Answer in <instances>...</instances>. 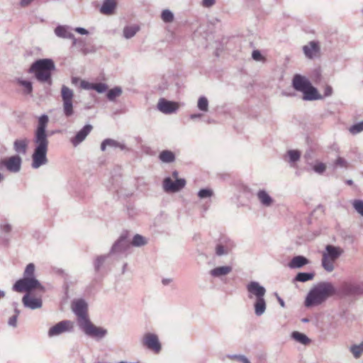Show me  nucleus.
I'll list each match as a JSON object with an SVG mask.
<instances>
[{
    "instance_id": "nucleus-1",
    "label": "nucleus",
    "mask_w": 363,
    "mask_h": 363,
    "mask_svg": "<svg viewBox=\"0 0 363 363\" xmlns=\"http://www.w3.org/2000/svg\"><path fill=\"white\" fill-rule=\"evenodd\" d=\"M49 118L47 115H42L38 118V123L34 133L33 143L35 148L32 155L31 167L38 169L48 162L47 153L48 150V135L46 133Z\"/></svg>"
},
{
    "instance_id": "nucleus-2",
    "label": "nucleus",
    "mask_w": 363,
    "mask_h": 363,
    "mask_svg": "<svg viewBox=\"0 0 363 363\" xmlns=\"http://www.w3.org/2000/svg\"><path fill=\"white\" fill-rule=\"evenodd\" d=\"M335 293V288L332 283L328 281L320 282L308 292L306 298L305 306L306 307L318 306Z\"/></svg>"
},
{
    "instance_id": "nucleus-3",
    "label": "nucleus",
    "mask_w": 363,
    "mask_h": 363,
    "mask_svg": "<svg viewBox=\"0 0 363 363\" xmlns=\"http://www.w3.org/2000/svg\"><path fill=\"white\" fill-rule=\"evenodd\" d=\"M55 69L54 62L51 59H41L34 62L29 68L28 72L33 74L35 79L40 83L51 85L52 72Z\"/></svg>"
},
{
    "instance_id": "nucleus-4",
    "label": "nucleus",
    "mask_w": 363,
    "mask_h": 363,
    "mask_svg": "<svg viewBox=\"0 0 363 363\" xmlns=\"http://www.w3.org/2000/svg\"><path fill=\"white\" fill-rule=\"evenodd\" d=\"M343 253V250L340 247L328 245L325 250L323 252L321 264L323 268L328 272H331L335 269L334 262Z\"/></svg>"
},
{
    "instance_id": "nucleus-5",
    "label": "nucleus",
    "mask_w": 363,
    "mask_h": 363,
    "mask_svg": "<svg viewBox=\"0 0 363 363\" xmlns=\"http://www.w3.org/2000/svg\"><path fill=\"white\" fill-rule=\"evenodd\" d=\"M13 291L16 292L30 293L33 289L41 292L45 291V287L37 279L22 278L16 281L12 287Z\"/></svg>"
},
{
    "instance_id": "nucleus-6",
    "label": "nucleus",
    "mask_w": 363,
    "mask_h": 363,
    "mask_svg": "<svg viewBox=\"0 0 363 363\" xmlns=\"http://www.w3.org/2000/svg\"><path fill=\"white\" fill-rule=\"evenodd\" d=\"M79 327L86 335L96 341L101 340L108 335V330L106 328L94 325L90 320H83Z\"/></svg>"
},
{
    "instance_id": "nucleus-7",
    "label": "nucleus",
    "mask_w": 363,
    "mask_h": 363,
    "mask_svg": "<svg viewBox=\"0 0 363 363\" xmlns=\"http://www.w3.org/2000/svg\"><path fill=\"white\" fill-rule=\"evenodd\" d=\"M74 91L69 87L62 85L61 88V97L62 101L63 113L67 118L72 116L74 113L73 99Z\"/></svg>"
},
{
    "instance_id": "nucleus-8",
    "label": "nucleus",
    "mask_w": 363,
    "mask_h": 363,
    "mask_svg": "<svg viewBox=\"0 0 363 363\" xmlns=\"http://www.w3.org/2000/svg\"><path fill=\"white\" fill-rule=\"evenodd\" d=\"M22 158L18 155L0 159V169H6L11 173H18L21 169Z\"/></svg>"
},
{
    "instance_id": "nucleus-9",
    "label": "nucleus",
    "mask_w": 363,
    "mask_h": 363,
    "mask_svg": "<svg viewBox=\"0 0 363 363\" xmlns=\"http://www.w3.org/2000/svg\"><path fill=\"white\" fill-rule=\"evenodd\" d=\"M141 344L155 354L160 353L162 350V345L157 335L152 333H145L141 338Z\"/></svg>"
},
{
    "instance_id": "nucleus-10",
    "label": "nucleus",
    "mask_w": 363,
    "mask_h": 363,
    "mask_svg": "<svg viewBox=\"0 0 363 363\" xmlns=\"http://www.w3.org/2000/svg\"><path fill=\"white\" fill-rule=\"evenodd\" d=\"M72 309L77 316L79 326L82 325L83 320H89L87 315L88 305L84 299L74 300L72 303Z\"/></svg>"
},
{
    "instance_id": "nucleus-11",
    "label": "nucleus",
    "mask_w": 363,
    "mask_h": 363,
    "mask_svg": "<svg viewBox=\"0 0 363 363\" xmlns=\"http://www.w3.org/2000/svg\"><path fill=\"white\" fill-rule=\"evenodd\" d=\"M186 185L184 179H177L173 180L170 177H166L163 180L162 188L167 193H176L181 191Z\"/></svg>"
},
{
    "instance_id": "nucleus-12",
    "label": "nucleus",
    "mask_w": 363,
    "mask_h": 363,
    "mask_svg": "<svg viewBox=\"0 0 363 363\" xmlns=\"http://www.w3.org/2000/svg\"><path fill=\"white\" fill-rule=\"evenodd\" d=\"M73 328L74 323L71 320H62L49 329L48 336L51 337L64 333L71 332Z\"/></svg>"
},
{
    "instance_id": "nucleus-13",
    "label": "nucleus",
    "mask_w": 363,
    "mask_h": 363,
    "mask_svg": "<svg viewBox=\"0 0 363 363\" xmlns=\"http://www.w3.org/2000/svg\"><path fill=\"white\" fill-rule=\"evenodd\" d=\"M247 296L249 298H262L266 294V289L261 286L259 282L252 281L246 286Z\"/></svg>"
},
{
    "instance_id": "nucleus-14",
    "label": "nucleus",
    "mask_w": 363,
    "mask_h": 363,
    "mask_svg": "<svg viewBox=\"0 0 363 363\" xmlns=\"http://www.w3.org/2000/svg\"><path fill=\"white\" fill-rule=\"evenodd\" d=\"M22 303L24 307L35 310L42 308L43 301L41 297H37L31 293H26L22 298Z\"/></svg>"
},
{
    "instance_id": "nucleus-15",
    "label": "nucleus",
    "mask_w": 363,
    "mask_h": 363,
    "mask_svg": "<svg viewBox=\"0 0 363 363\" xmlns=\"http://www.w3.org/2000/svg\"><path fill=\"white\" fill-rule=\"evenodd\" d=\"M157 108L160 112L164 114H171L175 113L179 109V104L177 102L170 101L164 98H161L158 101Z\"/></svg>"
},
{
    "instance_id": "nucleus-16",
    "label": "nucleus",
    "mask_w": 363,
    "mask_h": 363,
    "mask_svg": "<svg viewBox=\"0 0 363 363\" xmlns=\"http://www.w3.org/2000/svg\"><path fill=\"white\" fill-rule=\"evenodd\" d=\"M340 291L345 296H358L363 294V289L359 284L344 282L340 286Z\"/></svg>"
},
{
    "instance_id": "nucleus-17",
    "label": "nucleus",
    "mask_w": 363,
    "mask_h": 363,
    "mask_svg": "<svg viewBox=\"0 0 363 363\" xmlns=\"http://www.w3.org/2000/svg\"><path fill=\"white\" fill-rule=\"evenodd\" d=\"M309 79L299 74H296L292 79V86L297 91L303 92L311 85Z\"/></svg>"
},
{
    "instance_id": "nucleus-18",
    "label": "nucleus",
    "mask_w": 363,
    "mask_h": 363,
    "mask_svg": "<svg viewBox=\"0 0 363 363\" xmlns=\"http://www.w3.org/2000/svg\"><path fill=\"white\" fill-rule=\"evenodd\" d=\"M303 51L307 58L312 60L319 56L320 48L318 42L310 41L303 47Z\"/></svg>"
},
{
    "instance_id": "nucleus-19",
    "label": "nucleus",
    "mask_w": 363,
    "mask_h": 363,
    "mask_svg": "<svg viewBox=\"0 0 363 363\" xmlns=\"http://www.w3.org/2000/svg\"><path fill=\"white\" fill-rule=\"evenodd\" d=\"M211 281H224L227 278V266L216 267L208 272Z\"/></svg>"
},
{
    "instance_id": "nucleus-20",
    "label": "nucleus",
    "mask_w": 363,
    "mask_h": 363,
    "mask_svg": "<svg viewBox=\"0 0 363 363\" xmlns=\"http://www.w3.org/2000/svg\"><path fill=\"white\" fill-rule=\"evenodd\" d=\"M92 130L91 125H84L79 131H78L76 135L70 139L72 144L77 147L82 142H83L86 136L90 133Z\"/></svg>"
},
{
    "instance_id": "nucleus-21",
    "label": "nucleus",
    "mask_w": 363,
    "mask_h": 363,
    "mask_svg": "<svg viewBox=\"0 0 363 363\" xmlns=\"http://www.w3.org/2000/svg\"><path fill=\"white\" fill-rule=\"evenodd\" d=\"M130 246L126 235H121L118 240L113 244L111 247V253H118L125 252Z\"/></svg>"
},
{
    "instance_id": "nucleus-22",
    "label": "nucleus",
    "mask_w": 363,
    "mask_h": 363,
    "mask_svg": "<svg viewBox=\"0 0 363 363\" xmlns=\"http://www.w3.org/2000/svg\"><path fill=\"white\" fill-rule=\"evenodd\" d=\"M303 100L314 101L322 99L323 97L318 93L317 89L312 84L309 85L303 92Z\"/></svg>"
},
{
    "instance_id": "nucleus-23",
    "label": "nucleus",
    "mask_w": 363,
    "mask_h": 363,
    "mask_svg": "<svg viewBox=\"0 0 363 363\" xmlns=\"http://www.w3.org/2000/svg\"><path fill=\"white\" fill-rule=\"evenodd\" d=\"M106 147L113 148H120L121 150H129L126 145L121 142L117 141L111 138L105 139L101 144V150L105 151Z\"/></svg>"
},
{
    "instance_id": "nucleus-24",
    "label": "nucleus",
    "mask_w": 363,
    "mask_h": 363,
    "mask_svg": "<svg viewBox=\"0 0 363 363\" xmlns=\"http://www.w3.org/2000/svg\"><path fill=\"white\" fill-rule=\"evenodd\" d=\"M55 34L61 38H74V34L71 32V28L67 25H60L55 28Z\"/></svg>"
},
{
    "instance_id": "nucleus-25",
    "label": "nucleus",
    "mask_w": 363,
    "mask_h": 363,
    "mask_svg": "<svg viewBox=\"0 0 363 363\" xmlns=\"http://www.w3.org/2000/svg\"><path fill=\"white\" fill-rule=\"evenodd\" d=\"M310 263L309 259L302 255L294 257L289 263L291 269H299Z\"/></svg>"
},
{
    "instance_id": "nucleus-26",
    "label": "nucleus",
    "mask_w": 363,
    "mask_h": 363,
    "mask_svg": "<svg viewBox=\"0 0 363 363\" xmlns=\"http://www.w3.org/2000/svg\"><path fill=\"white\" fill-rule=\"evenodd\" d=\"M116 7V0H104L101 6L100 11L105 15H111Z\"/></svg>"
},
{
    "instance_id": "nucleus-27",
    "label": "nucleus",
    "mask_w": 363,
    "mask_h": 363,
    "mask_svg": "<svg viewBox=\"0 0 363 363\" xmlns=\"http://www.w3.org/2000/svg\"><path fill=\"white\" fill-rule=\"evenodd\" d=\"M28 145V139H17L13 143V150L18 154L25 155L27 152Z\"/></svg>"
},
{
    "instance_id": "nucleus-28",
    "label": "nucleus",
    "mask_w": 363,
    "mask_h": 363,
    "mask_svg": "<svg viewBox=\"0 0 363 363\" xmlns=\"http://www.w3.org/2000/svg\"><path fill=\"white\" fill-rule=\"evenodd\" d=\"M267 308L266 301L264 298H256L254 303L255 313L257 316H261L265 313Z\"/></svg>"
},
{
    "instance_id": "nucleus-29",
    "label": "nucleus",
    "mask_w": 363,
    "mask_h": 363,
    "mask_svg": "<svg viewBox=\"0 0 363 363\" xmlns=\"http://www.w3.org/2000/svg\"><path fill=\"white\" fill-rule=\"evenodd\" d=\"M257 198L259 202L266 207L271 206L273 203L272 198L269 195V194L264 190H259L257 192Z\"/></svg>"
},
{
    "instance_id": "nucleus-30",
    "label": "nucleus",
    "mask_w": 363,
    "mask_h": 363,
    "mask_svg": "<svg viewBox=\"0 0 363 363\" xmlns=\"http://www.w3.org/2000/svg\"><path fill=\"white\" fill-rule=\"evenodd\" d=\"M175 155L171 150H162L159 155V159L164 163H172L175 160Z\"/></svg>"
},
{
    "instance_id": "nucleus-31",
    "label": "nucleus",
    "mask_w": 363,
    "mask_h": 363,
    "mask_svg": "<svg viewBox=\"0 0 363 363\" xmlns=\"http://www.w3.org/2000/svg\"><path fill=\"white\" fill-rule=\"evenodd\" d=\"M197 108L203 113H207L209 111V102L205 96H201L197 101Z\"/></svg>"
},
{
    "instance_id": "nucleus-32",
    "label": "nucleus",
    "mask_w": 363,
    "mask_h": 363,
    "mask_svg": "<svg viewBox=\"0 0 363 363\" xmlns=\"http://www.w3.org/2000/svg\"><path fill=\"white\" fill-rule=\"evenodd\" d=\"M315 277L314 272H298L294 278L295 281L306 282Z\"/></svg>"
},
{
    "instance_id": "nucleus-33",
    "label": "nucleus",
    "mask_w": 363,
    "mask_h": 363,
    "mask_svg": "<svg viewBox=\"0 0 363 363\" xmlns=\"http://www.w3.org/2000/svg\"><path fill=\"white\" fill-rule=\"evenodd\" d=\"M291 337L303 345H308L311 342L310 339L305 334L297 331L291 333Z\"/></svg>"
},
{
    "instance_id": "nucleus-34",
    "label": "nucleus",
    "mask_w": 363,
    "mask_h": 363,
    "mask_svg": "<svg viewBox=\"0 0 363 363\" xmlns=\"http://www.w3.org/2000/svg\"><path fill=\"white\" fill-rule=\"evenodd\" d=\"M18 84L23 88V92L26 94H31L33 92V85L30 81L22 79H17Z\"/></svg>"
},
{
    "instance_id": "nucleus-35",
    "label": "nucleus",
    "mask_w": 363,
    "mask_h": 363,
    "mask_svg": "<svg viewBox=\"0 0 363 363\" xmlns=\"http://www.w3.org/2000/svg\"><path fill=\"white\" fill-rule=\"evenodd\" d=\"M139 30V27L137 26H126L123 29V36L126 39L133 38Z\"/></svg>"
},
{
    "instance_id": "nucleus-36",
    "label": "nucleus",
    "mask_w": 363,
    "mask_h": 363,
    "mask_svg": "<svg viewBox=\"0 0 363 363\" xmlns=\"http://www.w3.org/2000/svg\"><path fill=\"white\" fill-rule=\"evenodd\" d=\"M147 243V240L145 237H143L139 234L135 235L133 238V240L131 242L132 245H133L135 247L144 246Z\"/></svg>"
},
{
    "instance_id": "nucleus-37",
    "label": "nucleus",
    "mask_w": 363,
    "mask_h": 363,
    "mask_svg": "<svg viewBox=\"0 0 363 363\" xmlns=\"http://www.w3.org/2000/svg\"><path fill=\"white\" fill-rule=\"evenodd\" d=\"M122 94V89L119 86H116L110 89L107 93V98L109 101H114L116 98L120 96Z\"/></svg>"
},
{
    "instance_id": "nucleus-38",
    "label": "nucleus",
    "mask_w": 363,
    "mask_h": 363,
    "mask_svg": "<svg viewBox=\"0 0 363 363\" xmlns=\"http://www.w3.org/2000/svg\"><path fill=\"white\" fill-rule=\"evenodd\" d=\"M354 358L360 357L363 353V341L359 345H353L350 348Z\"/></svg>"
},
{
    "instance_id": "nucleus-39",
    "label": "nucleus",
    "mask_w": 363,
    "mask_h": 363,
    "mask_svg": "<svg viewBox=\"0 0 363 363\" xmlns=\"http://www.w3.org/2000/svg\"><path fill=\"white\" fill-rule=\"evenodd\" d=\"M35 267L33 263L28 264L23 272V278L36 279L34 276Z\"/></svg>"
},
{
    "instance_id": "nucleus-40",
    "label": "nucleus",
    "mask_w": 363,
    "mask_h": 363,
    "mask_svg": "<svg viewBox=\"0 0 363 363\" xmlns=\"http://www.w3.org/2000/svg\"><path fill=\"white\" fill-rule=\"evenodd\" d=\"M161 18L164 23H172L174 21V14L169 9H164L161 13Z\"/></svg>"
},
{
    "instance_id": "nucleus-41",
    "label": "nucleus",
    "mask_w": 363,
    "mask_h": 363,
    "mask_svg": "<svg viewBox=\"0 0 363 363\" xmlns=\"http://www.w3.org/2000/svg\"><path fill=\"white\" fill-rule=\"evenodd\" d=\"M287 155L289 157V162L294 163L300 160L301 152L298 150H289Z\"/></svg>"
},
{
    "instance_id": "nucleus-42",
    "label": "nucleus",
    "mask_w": 363,
    "mask_h": 363,
    "mask_svg": "<svg viewBox=\"0 0 363 363\" xmlns=\"http://www.w3.org/2000/svg\"><path fill=\"white\" fill-rule=\"evenodd\" d=\"M352 204L354 210L363 217V200L354 199Z\"/></svg>"
},
{
    "instance_id": "nucleus-43",
    "label": "nucleus",
    "mask_w": 363,
    "mask_h": 363,
    "mask_svg": "<svg viewBox=\"0 0 363 363\" xmlns=\"http://www.w3.org/2000/svg\"><path fill=\"white\" fill-rule=\"evenodd\" d=\"M352 135L358 134L363 131V121L352 125L349 129Z\"/></svg>"
},
{
    "instance_id": "nucleus-44",
    "label": "nucleus",
    "mask_w": 363,
    "mask_h": 363,
    "mask_svg": "<svg viewBox=\"0 0 363 363\" xmlns=\"http://www.w3.org/2000/svg\"><path fill=\"white\" fill-rule=\"evenodd\" d=\"M213 192L211 189H202L198 192V196L201 199L210 198L213 196Z\"/></svg>"
},
{
    "instance_id": "nucleus-45",
    "label": "nucleus",
    "mask_w": 363,
    "mask_h": 363,
    "mask_svg": "<svg viewBox=\"0 0 363 363\" xmlns=\"http://www.w3.org/2000/svg\"><path fill=\"white\" fill-rule=\"evenodd\" d=\"M12 230V225L6 220L0 223V231L2 233H9Z\"/></svg>"
},
{
    "instance_id": "nucleus-46",
    "label": "nucleus",
    "mask_w": 363,
    "mask_h": 363,
    "mask_svg": "<svg viewBox=\"0 0 363 363\" xmlns=\"http://www.w3.org/2000/svg\"><path fill=\"white\" fill-rule=\"evenodd\" d=\"M106 257H107L106 255H101V256H99L96 259V260L94 262V268H95L96 271H99L101 267L104 263Z\"/></svg>"
},
{
    "instance_id": "nucleus-47",
    "label": "nucleus",
    "mask_w": 363,
    "mask_h": 363,
    "mask_svg": "<svg viewBox=\"0 0 363 363\" xmlns=\"http://www.w3.org/2000/svg\"><path fill=\"white\" fill-rule=\"evenodd\" d=\"M108 89V86L104 83H96L94 85L93 90H95L98 93H104Z\"/></svg>"
},
{
    "instance_id": "nucleus-48",
    "label": "nucleus",
    "mask_w": 363,
    "mask_h": 363,
    "mask_svg": "<svg viewBox=\"0 0 363 363\" xmlns=\"http://www.w3.org/2000/svg\"><path fill=\"white\" fill-rule=\"evenodd\" d=\"M228 358L236 359L242 363H251L250 361L245 355L242 354L228 355Z\"/></svg>"
},
{
    "instance_id": "nucleus-49",
    "label": "nucleus",
    "mask_w": 363,
    "mask_h": 363,
    "mask_svg": "<svg viewBox=\"0 0 363 363\" xmlns=\"http://www.w3.org/2000/svg\"><path fill=\"white\" fill-rule=\"evenodd\" d=\"M313 169L316 173L323 174L326 169V166L324 163L319 162L315 164Z\"/></svg>"
},
{
    "instance_id": "nucleus-50",
    "label": "nucleus",
    "mask_w": 363,
    "mask_h": 363,
    "mask_svg": "<svg viewBox=\"0 0 363 363\" xmlns=\"http://www.w3.org/2000/svg\"><path fill=\"white\" fill-rule=\"evenodd\" d=\"M94 83H90L87 81H85V80H82L80 83V86L84 89H86V90H91L94 89Z\"/></svg>"
},
{
    "instance_id": "nucleus-51",
    "label": "nucleus",
    "mask_w": 363,
    "mask_h": 363,
    "mask_svg": "<svg viewBox=\"0 0 363 363\" xmlns=\"http://www.w3.org/2000/svg\"><path fill=\"white\" fill-rule=\"evenodd\" d=\"M216 4V0H202L201 6L203 8H211Z\"/></svg>"
},
{
    "instance_id": "nucleus-52",
    "label": "nucleus",
    "mask_w": 363,
    "mask_h": 363,
    "mask_svg": "<svg viewBox=\"0 0 363 363\" xmlns=\"http://www.w3.org/2000/svg\"><path fill=\"white\" fill-rule=\"evenodd\" d=\"M17 315H13L12 316H11L8 320L9 325L13 328H16L17 326Z\"/></svg>"
},
{
    "instance_id": "nucleus-53",
    "label": "nucleus",
    "mask_w": 363,
    "mask_h": 363,
    "mask_svg": "<svg viewBox=\"0 0 363 363\" xmlns=\"http://www.w3.org/2000/svg\"><path fill=\"white\" fill-rule=\"evenodd\" d=\"M252 57L256 61H260L262 60V55L261 52L257 50H253L252 53Z\"/></svg>"
},
{
    "instance_id": "nucleus-54",
    "label": "nucleus",
    "mask_w": 363,
    "mask_h": 363,
    "mask_svg": "<svg viewBox=\"0 0 363 363\" xmlns=\"http://www.w3.org/2000/svg\"><path fill=\"white\" fill-rule=\"evenodd\" d=\"M337 166L345 167L347 166V161L342 157H338L335 162Z\"/></svg>"
},
{
    "instance_id": "nucleus-55",
    "label": "nucleus",
    "mask_w": 363,
    "mask_h": 363,
    "mask_svg": "<svg viewBox=\"0 0 363 363\" xmlns=\"http://www.w3.org/2000/svg\"><path fill=\"white\" fill-rule=\"evenodd\" d=\"M216 253L218 256L224 255V253H225L224 247L221 245H218L216 247Z\"/></svg>"
},
{
    "instance_id": "nucleus-56",
    "label": "nucleus",
    "mask_w": 363,
    "mask_h": 363,
    "mask_svg": "<svg viewBox=\"0 0 363 363\" xmlns=\"http://www.w3.org/2000/svg\"><path fill=\"white\" fill-rule=\"evenodd\" d=\"M74 30V31H76L77 33H78L81 35H88L89 34V31L84 28L77 27Z\"/></svg>"
},
{
    "instance_id": "nucleus-57",
    "label": "nucleus",
    "mask_w": 363,
    "mask_h": 363,
    "mask_svg": "<svg viewBox=\"0 0 363 363\" xmlns=\"http://www.w3.org/2000/svg\"><path fill=\"white\" fill-rule=\"evenodd\" d=\"M203 116V112L202 113H192L189 116V118L191 120H196L198 118H202Z\"/></svg>"
},
{
    "instance_id": "nucleus-58",
    "label": "nucleus",
    "mask_w": 363,
    "mask_h": 363,
    "mask_svg": "<svg viewBox=\"0 0 363 363\" xmlns=\"http://www.w3.org/2000/svg\"><path fill=\"white\" fill-rule=\"evenodd\" d=\"M333 89L331 86H328L325 89L324 96H329L332 94Z\"/></svg>"
},
{
    "instance_id": "nucleus-59",
    "label": "nucleus",
    "mask_w": 363,
    "mask_h": 363,
    "mask_svg": "<svg viewBox=\"0 0 363 363\" xmlns=\"http://www.w3.org/2000/svg\"><path fill=\"white\" fill-rule=\"evenodd\" d=\"M34 0H21V2H20V5L22 6V7H26L28 6V5L30 4V3L32 1H33Z\"/></svg>"
},
{
    "instance_id": "nucleus-60",
    "label": "nucleus",
    "mask_w": 363,
    "mask_h": 363,
    "mask_svg": "<svg viewBox=\"0 0 363 363\" xmlns=\"http://www.w3.org/2000/svg\"><path fill=\"white\" fill-rule=\"evenodd\" d=\"M277 300H278L280 306L282 308H284L285 307V303H284V300L281 298H280L279 296H277Z\"/></svg>"
},
{
    "instance_id": "nucleus-61",
    "label": "nucleus",
    "mask_w": 363,
    "mask_h": 363,
    "mask_svg": "<svg viewBox=\"0 0 363 363\" xmlns=\"http://www.w3.org/2000/svg\"><path fill=\"white\" fill-rule=\"evenodd\" d=\"M172 279H163L162 280V283L164 284V285H168L169 284H170L172 282Z\"/></svg>"
},
{
    "instance_id": "nucleus-62",
    "label": "nucleus",
    "mask_w": 363,
    "mask_h": 363,
    "mask_svg": "<svg viewBox=\"0 0 363 363\" xmlns=\"http://www.w3.org/2000/svg\"><path fill=\"white\" fill-rule=\"evenodd\" d=\"M69 39L72 40L73 46H76L78 43H81V40H78L77 39L75 38L74 36V38H69Z\"/></svg>"
},
{
    "instance_id": "nucleus-63",
    "label": "nucleus",
    "mask_w": 363,
    "mask_h": 363,
    "mask_svg": "<svg viewBox=\"0 0 363 363\" xmlns=\"http://www.w3.org/2000/svg\"><path fill=\"white\" fill-rule=\"evenodd\" d=\"M6 296V291L0 289V301L4 298Z\"/></svg>"
},
{
    "instance_id": "nucleus-64",
    "label": "nucleus",
    "mask_w": 363,
    "mask_h": 363,
    "mask_svg": "<svg viewBox=\"0 0 363 363\" xmlns=\"http://www.w3.org/2000/svg\"><path fill=\"white\" fill-rule=\"evenodd\" d=\"M172 177H173L174 179H175V180H177V179H179V178H178L179 173H178V172H177V171H174V172H172Z\"/></svg>"
}]
</instances>
